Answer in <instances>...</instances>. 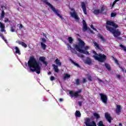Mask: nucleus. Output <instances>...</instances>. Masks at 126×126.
Instances as JSON below:
<instances>
[{
    "label": "nucleus",
    "instance_id": "412c9836",
    "mask_svg": "<svg viewBox=\"0 0 126 126\" xmlns=\"http://www.w3.org/2000/svg\"><path fill=\"white\" fill-rule=\"evenodd\" d=\"M17 43H18L19 45H22L23 47L24 48H27V44H26L25 43L22 42V41H17Z\"/></svg>",
    "mask_w": 126,
    "mask_h": 126
},
{
    "label": "nucleus",
    "instance_id": "4468645a",
    "mask_svg": "<svg viewBox=\"0 0 126 126\" xmlns=\"http://www.w3.org/2000/svg\"><path fill=\"white\" fill-rule=\"evenodd\" d=\"M105 117L106 119V120L109 122V123H111V120H112V117H111V115L109 113H105Z\"/></svg>",
    "mask_w": 126,
    "mask_h": 126
},
{
    "label": "nucleus",
    "instance_id": "5fc2aeb1",
    "mask_svg": "<svg viewBox=\"0 0 126 126\" xmlns=\"http://www.w3.org/2000/svg\"><path fill=\"white\" fill-rule=\"evenodd\" d=\"M23 27V26L22 25H20L19 28H20V29H21V28H22Z\"/></svg>",
    "mask_w": 126,
    "mask_h": 126
},
{
    "label": "nucleus",
    "instance_id": "603ef678",
    "mask_svg": "<svg viewBox=\"0 0 126 126\" xmlns=\"http://www.w3.org/2000/svg\"><path fill=\"white\" fill-rule=\"evenodd\" d=\"M98 80L99 83H100V82H103V81H102V80H101L100 79H98Z\"/></svg>",
    "mask_w": 126,
    "mask_h": 126
},
{
    "label": "nucleus",
    "instance_id": "58836bf2",
    "mask_svg": "<svg viewBox=\"0 0 126 126\" xmlns=\"http://www.w3.org/2000/svg\"><path fill=\"white\" fill-rule=\"evenodd\" d=\"M91 28H92V29H93V30H94V31H97V30L94 28L93 25H92L91 26Z\"/></svg>",
    "mask_w": 126,
    "mask_h": 126
},
{
    "label": "nucleus",
    "instance_id": "c03bdc74",
    "mask_svg": "<svg viewBox=\"0 0 126 126\" xmlns=\"http://www.w3.org/2000/svg\"><path fill=\"white\" fill-rule=\"evenodd\" d=\"M78 57H80V58H84V55L81 54V55H78Z\"/></svg>",
    "mask_w": 126,
    "mask_h": 126
},
{
    "label": "nucleus",
    "instance_id": "de8ad7c7",
    "mask_svg": "<svg viewBox=\"0 0 126 126\" xmlns=\"http://www.w3.org/2000/svg\"><path fill=\"white\" fill-rule=\"evenodd\" d=\"M116 3H117V1L115 0L113 2V5H112V7L116 4Z\"/></svg>",
    "mask_w": 126,
    "mask_h": 126
},
{
    "label": "nucleus",
    "instance_id": "2eb2a0df",
    "mask_svg": "<svg viewBox=\"0 0 126 126\" xmlns=\"http://www.w3.org/2000/svg\"><path fill=\"white\" fill-rule=\"evenodd\" d=\"M116 114H120L122 112V106L121 105H117L115 111Z\"/></svg>",
    "mask_w": 126,
    "mask_h": 126
},
{
    "label": "nucleus",
    "instance_id": "473e14b6",
    "mask_svg": "<svg viewBox=\"0 0 126 126\" xmlns=\"http://www.w3.org/2000/svg\"><path fill=\"white\" fill-rule=\"evenodd\" d=\"M94 116L96 119H99L100 118V115L97 113H94Z\"/></svg>",
    "mask_w": 126,
    "mask_h": 126
},
{
    "label": "nucleus",
    "instance_id": "4be33fe9",
    "mask_svg": "<svg viewBox=\"0 0 126 126\" xmlns=\"http://www.w3.org/2000/svg\"><path fill=\"white\" fill-rule=\"evenodd\" d=\"M75 115L77 118H80L81 117V113H80V112L78 110L76 111Z\"/></svg>",
    "mask_w": 126,
    "mask_h": 126
},
{
    "label": "nucleus",
    "instance_id": "c756f323",
    "mask_svg": "<svg viewBox=\"0 0 126 126\" xmlns=\"http://www.w3.org/2000/svg\"><path fill=\"white\" fill-rule=\"evenodd\" d=\"M70 77V75L68 74H65L64 76V79H66V78H69Z\"/></svg>",
    "mask_w": 126,
    "mask_h": 126
},
{
    "label": "nucleus",
    "instance_id": "bf43d9fd",
    "mask_svg": "<svg viewBox=\"0 0 126 126\" xmlns=\"http://www.w3.org/2000/svg\"><path fill=\"white\" fill-rule=\"evenodd\" d=\"M48 74L49 75L51 74V72H48Z\"/></svg>",
    "mask_w": 126,
    "mask_h": 126
},
{
    "label": "nucleus",
    "instance_id": "8fccbe9b",
    "mask_svg": "<svg viewBox=\"0 0 126 126\" xmlns=\"http://www.w3.org/2000/svg\"><path fill=\"white\" fill-rule=\"evenodd\" d=\"M116 77L117 78H118L119 79H120V78H121V75L117 74V75H116Z\"/></svg>",
    "mask_w": 126,
    "mask_h": 126
},
{
    "label": "nucleus",
    "instance_id": "9b49d317",
    "mask_svg": "<svg viewBox=\"0 0 126 126\" xmlns=\"http://www.w3.org/2000/svg\"><path fill=\"white\" fill-rule=\"evenodd\" d=\"M70 15L73 18H74L75 20H79V18L78 17V15H77V14L75 12H73L72 13H70Z\"/></svg>",
    "mask_w": 126,
    "mask_h": 126
},
{
    "label": "nucleus",
    "instance_id": "9d476101",
    "mask_svg": "<svg viewBox=\"0 0 126 126\" xmlns=\"http://www.w3.org/2000/svg\"><path fill=\"white\" fill-rule=\"evenodd\" d=\"M104 10H105V7H104V6H102L101 9L94 10V14H99V13H102V12H103Z\"/></svg>",
    "mask_w": 126,
    "mask_h": 126
},
{
    "label": "nucleus",
    "instance_id": "a211bd4d",
    "mask_svg": "<svg viewBox=\"0 0 126 126\" xmlns=\"http://www.w3.org/2000/svg\"><path fill=\"white\" fill-rule=\"evenodd\" d=\"M0 27L1 28V30H0L1 32H5V31L4 30V27H5L4 25L0 22Z\"/></svg>",
    "mask_w": 126,
    "mask_h": 126
},
{
    "label": "nucleus",
    "instance_id": "4d7b16f0",
    "mask_svg": "<svg viewBox=\"0 0 126 126\" xmlns=\"http://www.w3.org/2000/svg\"><path fill=\"white\" fill-rule=\"evenodd\" d=\"M60 102H63V98H60Z\"/></svg>",
    "mask_w": 126,
    "mask_h": 126
},
{
    "label": "nucleus",
    "instance_id": "a18cd8bd",
    "mask_svg": "<svg viewBox=\"0 0 126 126\" xmlns=\"http://www.w3.org/2000/svg\"><path fill=\"white\" fill-rule=\"evenodd\" d=\"M50 80L53 81V80H55V77L54 76H51L50 78Z\"/></svg>",
    "mask_w": 126,
    "mask_h": 126
},
{
    "label": "nucleus",
    "instance_id": "dca6fc26",
    "mask_svg": "<svg viewBox=\"0 0 126 126\" xmlns=\"http://www.w3.org/2000/svg\"><path fill=\"white\" fill-rule=\"evenodd\" d=\"M81 6L83 10L84 13L85 14H87V12L86 11V6H85V3H84V2H82L81 3Z\"/></svg>",
    "mask_w": 126,
    "mask_h": 126
},
{
    "label": "nucleus",
    "instance_id": "052dcab7",
    "mask_svg": "<svg viewBox=\"0 0 126 126\" xmlns=\"http://www.w3.org/2000/svg\"><path fill=\"white\" fill-rule=\"evenodd\" d=\"M3 7H4V6H1V8H3Z\"/></svg>",
    "mask_w": 126,
    "mask_h": 126
},
{
    "label": "nucleus",
    "instance_id": "f8f14e48",
    "mask_svg": "<svg viewBox=\"0 0 126 126\" xmlns=\"http://www.w3.org/2000/svg\"><path fill=\"white\" fill-rule=\"evenodd\" d=\"M83 32H85V31H87L88 30V28L87 27V24H86V22L85 20H83Z\"/></svg>",
    "mask_w": 126,
    "mask_h": 126
},
{
    "label": "nucleus",
    "instance_id": "37998d69",
    "mask_svg": "<svg viewBox=\"0 0 126 126\" xmlns=\"http://www.w3.org/2000/svg\"><path fill=\"white\" fill-rule=\"evenodd\" d=\"M41 40L43 42V43H46V39L45 38H41Z\"/></svg>",
    "mask_w": 126,
    "mask_h": 126
},
{
    "label": "nucleus",
    "instance_id": "f3484780",
    "mask_svg": "<svg viewBox=\"0 0 126 126\" xmlns=\"http://www.w3.org/2000/svg\"><path fill=\"white\" fill-rule=\"evenodd\" d=\"M39 61H40V62H42L44 64H45V65H47V62H46V58L44 57H40L39 58Z\"/></svg>",
    "mask_w": 126,
    "mask_h": 126
},
{
    "label": "nucleus",
    "instance_id": "3c124183",
    "mask_svg": "<svg viewBox=\"0 0 126 126\" xmlns=\"http://www.w3.org/2000/svg\"><path fill=\"white\" fill-rule=\"evenodd\" d=\"M83 83H85V82H86V78H83Z\"/></svg>",
    "mask_w": 126,
    "mask_h": 126
},
{
    "label": "nucleus",
    "instance_id": "f257e3e1",
    "mask_svg": "<svg viewBox=\"0 0 126 126\" xmlns=\"http://www.w3.org/2000/svg\"><path fill=\"white\" fill-rule=\"evenodd\" d=\"M79 42L78 44H73V47L77 52L81 53V54H84L85 55H89V52L87 51V50L90 49V46H85V42L83 41L81 39L79 38Z\"/></svg>",
    "mask_w": 126,
    "mask_h": 126
},
{
    "label": "nucleus",
    "instance_id": "c85d7f7f",
    "mask_svg": "<svg viewBox=\"0 0 126 126\" xmlns=\"http://www.w3.org/2000/svg\"><path fill=\"white\" fill-rule=\"evenodd\" d=\"M105 67H106V68H107L108 70H109V71H110L111 70V67L110 66V65H109V64H105Z\"/></svg>",
    "mask_w": 126,
    "mask_h": 126
},
{
    "label": "nucleus",
    "instance_id": "423d86ee",
    "mask_svg": "<svg viewBox=\"0 0 126 126\" xmlns=\"http://www.w3.org/2000/svg\"><path fill=\"white\" fill-rule=\"evenodd\" d=\"M84 124L85 125V126H97L95 121L92 120L90 118L85 119Z\"/></svg>",
    "mask_w": 126,
    "mask_h": 126
},
{
    "label": "nucleus",
    "instance_id": "393cba45",
    "mask_svg": "<svg viewBox=\"0 0 126 126\" xmlns=\"http://www.w3.org/2000/svg\"><path fill=\"white\" fill-rule=\"evenodd\" d=\"M15 53L16 54H18V55H20V50L19 48L17 47H15Z\"/></svg>",
    "mask_w": 126,
    "mask_h": 126
},
{
    "label": "nucleus",
    "instance_id": "49530a36",
    "mask_svg": "<svg viewBox=\"0 0 126 126\" xmlns=\"http://www.w3.org/2000/svg\"><path fill=\"white\" fill-rule=\"evenodd\" d=\"M78 104L79 106H81L82 105V102L78 101Z\"/></svg>",
    "mask_w": 126,
    "mask_h": 126
},
{
    "label": "nucleus",
    "instance_id": "2f4dec72",
    "mask_svg": "<svg viewBox=\"0 0 126 126\" xmlns=\"http://www.w3.org/2000/svg\"><path fill=\"white\" fill-rule=\"evenodd\" d=\"M68 39L69 42L70 44H72V41H73V39H72V37H69Z\"/></svg>",
    "mask_w": 126,
    "mask_h": 126
},
{
    "label": "nucleus",
    "instance_id": "a878e982",
    "mask_svg": "<svg viewBox=\"0 0 126 126\" xmlns=\"http://www.w3.org/2000/svg\"><path fill=\"white\" fill-rule=\"evenodd\" d=\"M87 64H91V63H92V61L90 58H88L85 62Z\"/></svg>",
    "mask_w": 126,
    "mask_h": 126
},
{
    "label": "nucleus",
    "instance_id": "39448f33",
    "mask_svg": "<svg viewBox=\"0 0 126 126\" xmlns=\"http://www.w3.org/2000/svg\"><path fill=\"white\" fill-rule=\"evenodd\" d=\"M94 58L96 61H98L100 63H104L105 61H106V55L104 54H96L95 55H94Z\"/></svg>",
    "mask_w": 126,
    "mask_h": 126
},
{
    "label": "nucleus",
    "instance_id": "ddd939ff",
    "mask_svg": "<svg viewBox=\"0 0 126 126\" xmlns=\"http://www.w3.org/2000/svg\"><path fill=\"white\" fill-rule=\"evenodd\" d=\"M67 48L69 50H70L71 53H73V54H77V51H76V50H75V49L72 48V47H71V46L69 44H67Z\"/></svg>",
    "mask_w": 126,
    "mask_h": 126
},
{
    "label": "nucleus",
    "instance_id": "7c9ffc66",
    "mask_svg": "<svg viewBox=\"0 0 126 126\" xmlns=\"http://www.w3.org/2000/svg\"><path fill=\"white\" fill-rule=\"evenodd\" d=\"M75 84H76L77 85H79V84H80V81L79 80V79H76Z\"/></svg>",
    "mask_w": 126,
    "mask_h": 126
},
{
    "label": "nucleus",
    "instance_id": "b1692460",
    "mask_svg": "<svg viewBox=\"0 0 126 126\" xmlns=\"http://www.w3.org/2000/svg\"><path fill=\"white\" fill-rule=\"evenodd\" d=\"M40 45L43 50H46V48H47V45H46V44H45L43 42H41Z\"/></svg>",
    "mask_w": 126,
    "mask_h": 126
},
{
    "label": "nucleus",
    "instance_id": "a19ab883",
    "mask_svg": "<svg viewBox=\"0 0 126 126\" xmlns=\"http://www.w3.org/2000/svg\"><path fill=\"white\" fill-rule=\"evenodd\" d=\"M4 22H5V23L9 22V19H7V18H5Z\"/></svg>",
    "mask_w": 126,
    "mask_h": 126
},
{
    "label": "nucleus",
    "instance_id": "13d9d810",
    "mask_svg": "<svg viewBox=\"0 0 126 126\" xmlns=\"http://www.w3.org/2000/svg\"><path fill=\"white\" fill-rule=\"evenodd\" d=\"M119 126H123V124H122V123H120Z\"/></svg>",
    "mask_w": 126,
    "mask_h": 126
},
{
    "label": "nucleus",
    "instance_id": "6e6552de",
    "mask_svg": "<svg viewBox=\"0 0 126 126\" xmlns=\"http://www.w3.org/2000/svg\"><path fill=\"white\" fill-rule=\"evenodd\" d=\"M99 95L100 96L101 100L103 102V103H104V104H107V101L108 100V97H107V95L103 94H100Z\"/></svg>",
    "mask_w": 126,
    "mask_h": 126
},
{
    "label": "nucleus",
    "instance_id": "79ce46f5",
    "mask_svg": "<svg viewBox=\"0 0 126 126\" xmlns=\"http://www.w3.org/2000/svg\"><path fill=\"white\" fill-rule=\"evenodd\" d=\"M116 16V14L114 13H111V17H115Z\"/></svg>",
    "mask_w": 126,
    "mask_h": 126
},
{
    "label": "nucleus",
    "instance_id": "ea45409f",
    "mask_svg": "<svg viewBox=\"0 0 126 126\" xmlns=\"http://www.w3.org/2000/svg\"><path fill=\"white\" fill-rule=\"evenodd\" d=\"M88 78L90 81H92V77L91 76H88Z\"/></svg>",
    "mask_w": 126,
    "mask_h": 126
},
{
    "label": "nucleus",
    "instance_id": "7ed1b4c3",
    "mask_svg": "<svg viewBox=\"0 0 126 126\" xmlns=\"http://www.w3.org/2000/svg\"><path fill=\"white\" fill-rule=\"evenodd\" d=\"M41 1H43L45 4H47V5H48L49 7L52 9V10L54 12V13H56V15H58L60 18H61L62 20H63V16L60 14V11H59L58 9H56L55 7H54L51 3L48 2V0H41Z\"/></svg>",
    "mask_w": 126,
    "mask_h": 126
},
{
    "label": "nucleus",
    "instance_id": "680f3d73",
    "mask_svg": "<svg viewBox=\"0 0 126 126\" xmlns=\"http://www.w3.org/2000/svg\"><path fill=\"white\" fill-rule=\"evenodd\" d=\"M26 66H27V63H26Z\"/></svg>",
    "mask_w": 126,
    "mask_h": 126
},
{
    "label": "nucleus",
    "instance_id": "e2e57ef3",
    "mask_svg": "<svg viewBox=\"0 0 126 126\" xmlns=\"http://www.w3.org/2000/svg\"><path fill=\"white\" fill-rule=\"evenodd\" d=\"M117 1H119L120 0H115Z\"/></svg>",
    "mask_w": 126,
    "mask_h": 126
},
{
    "label": "nucleus",
    "instance_id": "6ab92c4d",
    "mask_svg": "<svg viewBox=\"0 0 126 126\" xmlns=\"http://www.w3.org/2000/svg\"><path fill=\"white\" fill-rule=\"evenodd\" d=\"M52 66H53V69H54V71H55V72H59L60 70H59V68L57 65H56L55 64H53L52 65Z\"/></svg>",
    "mask_w": 126,
    "mask_h": 126
},
{
    "label": "nucleus",
    "instance_id": "20e7f679",
    "mask_svg": "<svg viewBox=\"0 0 126 126\" xmlns=\"http://www.w3.org/2000/svg\"><path fill=\"white\" fill-rule=\"evenodd\" d=\"M106 28L108 31H109L113 33L114 37H115L116 38H117L119 36H121V34H122L121 31H120V30L119 29H114L109 26H106Z\"/></svg>",
    "mask_w": 126,
    "mask_h": 126
},
{
    "label": "nucleus",
    "instance_id": "6e6d98bb",
    "mask_svg": "<svg viewBox=\"0 0 126 126\" xmlns=\"http://www.w3.org/2000/svg\"><path fill=\"white\" fill-rule=\"evenodd\" d=\"M93 54H95L94 56L96 55H97V54L96 53V51H93Z\"/></svg>",
    "mask_w": 126,
    "mask_h": 126
},
{
    "label": "nucleus",
    "instance_id": "aec40b11",
    "mask_svg": "<svg viewBox=\"0 0 126 126\" xmlns=\"http://www.w3.org/2000/svg\"><path fill=\"white\" fill-rule=\"evenodd\" d=\"M94 44L96 50H101V47H100V46L99 45V44H98V43H97V42H94Z\"/></svg>",
    "mask_w": 126,
    "mask_h": 126
},
{
    "label": "nucleus",
    "instance_id": "bb28decb",
    "mask_svg": "<svg viewBox=\"0 0 126 126\" xmlns=\"http://www.w3.org/2000/svg\"><path fill=\"white\" fill-rule=\"evenodd\" d=\"M55 62L59 66H61V65H62V63L60 62L59 59H57L55 60Z\"/></svg>",
    "mask_w": 126,
    "mask_h": 126
},
{
    "label": "nucleus",
    "instance_id": "5701e85b",
    "mask_svg": "<svg viewBox=\"0 0 126 126\" xmlns=\"http://www.w3.org/2000/svg\"><path fill=\"white\" fill-rule=\"evenodd\" d=\"M11 32H15V29H16V27L15 26H11L10 28Z\"/></svg>",
    "mask_w": 126,
    "mask_h": 126
},
{
    "label": "nucleus",
    "instance_id": "1a4fd4ad",
    "mask_svg": "<svg viewBox=\"0 0 126 126\" xmlns=\"http://www.w3.org/2000/svg\"><path fill=\"white\" fill-rule=\"evenodd\" d=\"M106 24H107V25H109L110 26H113L115 28H119V26H118V25L116 24V23H115V22H114L113 21H107L106 22Z\"/></svg>",
    "mask_w": 126,
    "mask_h": 126
},
{
    "label": "nucleus",
    "instance_id": "e433bc0d",
    "mask_svg": "<svg viewBox=\"0 0 126 126\" xmlns=\"http://www.w3.org/2000/svg\"><path fill=\"white\" fill-rule=\"evenodd\" d=\"M98 37H99V38L101 39V41H105L104 39V37H103V36L101 34H99Z\"/></svg>",
    "mask_w": 126,
    "mask_h": 126
},
{
    "label": "nucleus",
    "instance_id": "0eeeda50",
    "mask_svg": "<svg viewBox=\"0 0 126 126\" xmlns=\"http://www.w3.org/2000/svg\"><path fill=\"white\" fill-rule=\"evenodd\" d=\"M81 90H79L78 91L75 92L73 93L72 91L69 92V94L71 95V97H75V98H77V97H79L80 96L79 93H81Z\"/></svg>",
    "mask_w": 126,
    "mask_h": 126
},
{
    "label": "nucleus",
    "instance_id": "864d4df0",
    "mask_svg": "<svg viewBox=\"0 0 126 126\" xmlns=\"http://www.w3.org/2000/svg\"><path fill=\"white\" fill-rule=\"evenodd\" d=\"M42 34H43V35L44 37H45V38H47V35H46V34H45L44 32L42 33Z\"/></svg>",
    "mask_w": 126,
    "mask_h": 126
},
{
    "label": "nucleus",
    "instance_id": "f03ea898",
    "mask_svg": "<svg viewBox=\"0 0 126 126\" xmlns=\"http://www.w3.org/2000/svg\"><path fill=\"white\" fill-rule=\"evenodd\" d=\"M28 66L32 72L36 71L37 74H40L41 72V67L39 63L33 57H31L28 62Z\"/></svg>",
    "mask_w": 126,
    "mask_h": 126
},
{
    "label": "nucleus",
    "instance_id": "cd10ccee",
    "mask_svg": "<svg viewBox=\"0 0 126 126\" xmlns=\"http://www.w3.org/2000/svg\"><path fill=\"white\" fill-rule=\"evenodd\" d=\"M70 61L71 63H72L74 64V65H75L76 66H77V67H79V64H78L77 63L73 61L72 59H70Z\"/></svg>",
    "mask_w": 126,
    "mask_h": 126
},
{
    "label": "nucleus",
    "instance_id": "09e8293b",
    "mask_svg": "<svg viewBox=\"0 0 126 126\" xmlns=\"http://www.w3.org/2000/svg\"><path fill=\"white\" fill-rule=\"evenodd\" d=\"M114 61L116 63H117V64H119V63H118V60H117V59L114 58Z\"/></svg>",
    "mask_w": 126,
    "mask_h": 126
},
{
    "label": "nucleus",
    "instance_id": "f704fd0d",
    "mask_svg": "<svg viewBox=\"0 0 126 126\" xmlns=\"http://www.w3.org/2000/svg\"><path fill=\"white\" fill-rule=\"evenodd\" d=\"M120 47H121V48H122V49L124 50V51H125L126 52V47H125V46H124L123 45V44H121V45H120Z\"/></svg>",
    "mask_w": 126,
    "mask_h": 126
},
{
    "label": "nucleus",
    "instance_id": "c9c22d12",
    "mask_svg": "<svg viewBox=\"0 0 126 126\" xmlns=\"http://www.w3.org/2000/svg\"><path fill=\"white\" fill-rule=\"evenodd\" d=\"M4 11L3 10L2 11L1 15V18H3L4 17Z\"/></svg>",
    "mask_w": 126,
    "mask_h": 126
},
{
    "label": "nucleus",
    "instance_id": "4c0bfd02",
    "mask_svg": "<svg viewBox=\"0 0 126 126\" xmlns=\"http://www.w3.org/2000/svg\"><path fill=\"white\" fill-rule=\"evenodd\" d=\"M0 37H1V38H2L3 40H4L5 43H7V41H6V40L4 39V37H3L2 34H1V33H0Z\"/></svg>",
    "mask_w": 126,
    "mask_h": 126
},
{
    "label": "nucleus",
    "instance_id": "72a5a7b5",
    "mask_svg": "<svg viewBox=\"0 0 126 126\" xmlns=\"http://www.w3.org/2000/svg\"><path fill=\"white\" fill-rule=\"evenodd\" d=\"M97 126H104V124H103V122H102V121H99V123L97 124Z\"/></svg>",
    "mask_w": 126,
    "mask_h": 126
}]
</instances>
